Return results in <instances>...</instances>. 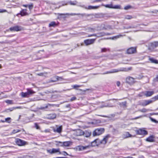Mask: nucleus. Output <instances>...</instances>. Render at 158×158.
Listing matches in <instances>:
<instances>
[{
  "label": "nucleus",
  "instance_id": "1",
  "mask_svg": "<svg viewBox=\"0 0 158 158\" xmlns=\"http://www.w3.org/2000/svg\"><path fill=\"white\" fill-rule=\"evenodd\" d=\"M110 136L107 135L105 136L102 140L97 139L91 143V145L93 146H98L100 144H105L107 143Z\"/></svg>",
  "mask_w": 158,
  "mask_h": 158
},
{
  "label": "nucleus",
  "instance_id": "2",
  "mask_svg": "<svg viewBox=\"0 0 158 158\" xmlns=\"http://www.w3.org/2000/svg\"><path fill=\"white\" fill-rule=\"evenodd\" d=\"M157 100H158V95L153 97L151 100H145L141 101L139 102V104L143 106H145Z\"/></svg>",
  "mask_w": 158,
  "mask_h": 158
},
{
  "label": "nucleus",
  "instance_id": "3",
  "mask_svg": "<svg viewBox=\"0 0 158 158\" xmlns=\"http://www.w3.org/2000/svg\"><path fill=\"white\" fill-rule=\"evenodd\" d=\"M132 68L130 67L128 68H121L118 69H114L111 71H108L105 73H104V74L112 73L119 72H128L129 71L131 70L132 69Z\"/></svg>",
  "mask_w": 158,
  "mask_h": 158
},
{
  "label": "nucleus",
  "instance_id": "4",
  "mask_svg": "<svg viewBox=\"0 0 158 158\" xmlns=\"http://www.w3.org/2000/svg\"><path fill=\"white\" fill-rule=\"evenodd\" d=\"M104 129L102 128H100L96 129L93 132V135L94 136L99 135L102 134L104 132Z\"/></svg>",
  "mask_w": 158,
  "mask_h": 158
},
{
  "label": "nucleus",
  "instance_id": "5",
  "mask_svg": "<svg viewBox=\"0 0 158 158\" xmlns=\"http://www.w3.org/2000/svg\"><path fill=\"white\" fill-rule=\"evenodd\" d=\"M138 79V78L136 77L135 78H134L132 77L128 76L126 78V82L130 85H132L134 84L136 82L135 79Z\"/></svg>",
  "mask_w": 158,
  "mask_h": 158
},
{
  "label": "nucleus",
  "instance_id": "6",
  "mask_svg": "<svg viewBox=\"0 0 158 158\" xmlns=\"http://www.w3.org/2000/svg\"><path fill=\"white\" fill-rule=\"evenodd\" d=\"M15 142L19 146H23L28 144L27 142L19 138L15 139Z\"/></svg>",
  "mask_w": 158,
  "mask_h": 158
},
{
  "label": "nucleus",
  "instance_id": "7",
  "mask_svg": "<svg viewBox=\"0 0 158 158\" xmlns=\"http://www.w3.org/2000/svg\"><path fill=\"white\" fill-rule=\"evenodd\" d=\"M47 152L51 154L56 153L58 152L59 154H60L61 152L60 151V149L59 148L57 149H55L53 148L52 149H47Z\"/></svg>",
  "mask_w": 158,
  "mask_h": 158
},
{
  "label": "nucleus",
  "instance_id": "8",
  "mask_svg": "<svg viewBox=\"0 0 158 158\" xmlns=\"http://www.w3.org/2000/svg\"><path fill=\"white\" fill-rule=\"evenodd\" d=\"M136 132L138 134L143 135H147L148 134V131H147L142 129H140L137 130Z\"/></svg>",
  "mask_w": 158,
  "mask_h": 158
},
{
  "label": "nucleus",
  "instance_id": "9",
  "mask_svg": "<svg viewBox=\"0 0 158 158\" xmlns=\"http://www.w3.org/2000/svg\"><path fill=\"white\" fill-rule=\"evenodd\" d=\"M136 52V48L131 47L128 49L127 51V53L128 54L135 53Z\"/></svg>",
  "mask_w": 158,
  "mask_h": 158
},
{
  "label": "nucleus",
  "instance_id": "10",
  "mask_svg": "<svg viewBox=\"0 0 158 158\" xmlns=\"http://www.w3.org/2000/svg\"><path fill=\"white\" fill-rule=\"evenodd\" d=\"M154 93L153 91H146L145 92H142L141 94H143V95L147 97L151 96Z\"/></svg>",
  "mask_w": 158,
  "mask_h": 158
},
{
  "label": "nucleus",
  "instance_id": "11",
  "mask_svg": "<svg viewBox=\"0 0 158 158\" xmlns=\"http://www.w3.org/2000/svg\"><path fill=\"white\" fill-rule=\"evenodd\" d=\"M22 28L21 27L19 26H15L12 27L10 28L11 31H19L22 30Z\"/></svg>",
  "mask_w": 158,
  "mask_h": 158
},
{
  "label": "nucleus",
  "instance_id": "12",
  "mask_svg": "<svg viewBox=\"0 0 158 158\" xmlns=\"http://www.w3.org/2000/svg\"><path fill=\"white\" fill-rule=\"evenodd\" d=\"M113 106L110 103H105L102 102L101 104L99 106V107L102 108L104 107H113Z\"/></svg>",
  "mask_w": 158,
  "mask_h": 158
},
{
  "label": "nucleus",
  "instance_id": "13",
  "mask_svg": "<svg viewBox=\"0 0 158 158\" xmlns=\"http://www.w3.org/2000/svg\"><path fill=\"white\" fill-rule=\"evenodd\" d=\"M62 78L58 76H55L53 77L49 81V82H55L58 81L60 79H62Z\"/></svg>",
  "mask_w": 158,
  "mask_h": 158
},
{
  "label": "nucleus",
  "instance_id": "14",
  "mask_svg": "<svg viewBox=\"0 0 158 158\" xmlns=\"http://www.w3.org/2000/svg\"><path fill=\"white\" fill-rule=\"evenodd\" d=\"M27 11V9H23L20 11L19 13L17 15H21L22 16L27 15H28V14Z\"/></svg>",
  "mask_w": 158,
  "mask_h": 158
},
{
  "label": "nucleus",
  "instance_id": "15",
  "mask_svg": "<svg viewBox=\"0 0 158 158\" xmlns=\"http://www.w3.org/2000/svg\"><path fill=\"white\" fill-rule=\"evenodd\" d=\"M155 136L153 135H151L147 138L146 139V141L150 142H154Z\"/></svg>",
  "mask_w": 158,
  "mask_h": 158
},
{
  "label": "nucleus",
  "instance_id": "16",
  "mask_svg": "<svg viewBox=\"0 0 158 158\" xmlns=\"http://www.w3.org/2000/svg\"><path fill=\"white\" fill-rule=\"evenodd\" d=\"M158 47V41H154L150 43V46L148 49H150L151 48H154Z\"/></svg>",
  "mask_w": 158,
  "mask_h": 158
},
{
  "label": "nucleus",
  "instance_id": "17",
  "mask_svg": "<svg viewBox=\"0 0 158 158\" xmlns=\"http://www.w3.org/2000/svg\"><path fill=\"white\" fill-rule=\"evenodd\" d=\"M95 41V39H88L84 41V43L87 45L93 44Z\"/></svg>",
  "mask_w": 158,
  "mask_h": 158
},
{
  "label": "nucleus",
  "instance_id": "18",
  "mask_svg": "<svg viewBox=\"0 0 158 158\" xmlns=\"http://www.w3.org/2000/svg\"><path fill=\"white\" fill-rule=\"evenodd\" d=\"M89 145H88L85 146H79L77 147V149L79 151H81L85 150L87 148H89Z\"/></svg>",
  "mask_w": 158,
  "mask_h": 158
},
{
  "label": "nucleus",
  "instance_id": "19",
  "mask_svg": "<svg viewBox=\"0 0 158 158\" xmlns=\"http://www.w3.org/2000/svg\"><path fill=\"white\" fill-rule=\"evenodd\" d=\"M56 117V114H51L48 115L47 118L49 119H53Z\"/></svg>",
  "mask_w": 158,
  "mask_h": 158
},
{
  "label": "nucleus",
  "instance_id": "20",
  "mask_svg": "<svg viewBox=\"0 0 158 158\" xmlns=\"http://www.w3.org/2000/svg\"><path fill=\"white\" fill-rule=\"evenodd\" d=\"M62 126H59L57 127L56 129L54 128L53 129L54 132H57L60 133L62 131Z\"/></svg>",
  "mask_w": 158,
  "mask_h": 158
},
{
  "label": "nucleus",
  "instance_id": "21",
  "mask_svg": "<svg viewBox=\"0 0 158 158\" xmlns=\"http://www.w3.org/2000/svg\"><path fill=\"white\" fill-rule=\"evenodd\" d=\"M100 7V6H89L87 7H85V9L89 10L96 9Z\"/></svg>",
  "mask_w": 158,
  "mask_h": 158
},
{
  "label": "nucleus",
  "instance_id": "22",
  "mask_svg": "<svg viewBox=\"0 0 158 158\" xmlns=\"http://www.w3.org/2000/svg\"><path fill=\"white\" fill-rule=\"evenodd\" d=\"M84 133V132L80 129L77 130L76 131V135L77 136H81Z\"/></svg>",
  "mask_w": 158,
  "mask_h": 158
},
{
  "label": "nucleus",
  "instance_id": "23",
  "mask_svg": "<svg viewBox=\"0 0 158 158\" xmlns=\"http://www.w3.org/2000/svg\"><path fill=\"white\" fill-rule=\"evenodd\" d=\"M149 60L152 63H154L155 64H158V61L154 59L153 58H151L150 56H149Z\"/></svg>",
  "mask_w": 158,
  "mask_h": 158
},
{
  "label": "nucleus",
  "instance_id": "24",
  "mask_svg": "<svg viewBox=\"0 0 158 158\" xmlns=\"http://www.w3.org/2000/svg\"><path fill=\"white\" fill-rule=\"evenodd\" d=\"M55 105H51L50 104H48L47 105H46V106L45 107H43V106H41L39 108V110H43L45 109H46L48 108V106H54Z\"/></svg>",
  "mask_w": 158,
  "mask_h": 158
},
{
  "label": "nucleus",
  "instance_id": "25",
  "mask_svg": "<svg viewBox=\"0 0 158 158\" xmlns=\"http://www.w3.org/2000/svg\"><path fill=\"white\" fill-rule=\"evenodd\" d=\"M57 24L54 21L51 22L49 25V27H55L57 26Z\"/></svg>",
  "mask_w": 158,
  "mask_h": 158
},
{
  "label": "nucleus",
  "instance_id": "26",
  "mask_svg": "<svg viewBox=\"0 0 158 158\" xmlns=\"http://www.w3.org/2000/svg\"><path fill=\"white\" fill-rule=\"evenodd\" d=\"M72 15H81L82 16H90L89 15V14H70Z\"/></svg>",
  "mask_w": 158,
  "mask_h": 158
},
{
  "label": "nucleus",
  "instance_id": "27",
  "mask_svg": "<svg viewBox=\"0 0 158 158\" xmlns=\"http://www.w3.org/2000/svg\"><path fill=\"white\" fill-rule=\"evenodd\" d=\"M91 132H90L89 131H86L85 132H84V133L83 134V135L85 137H88L91 135Z\"/></svg>",
  "mask_w": 158,
  "mask_h": 158
},
{
  "label": "nucleus",
  "instance_id": "28",
  "mask_svg": "<svg viewBox=\"0 0 158 158\" xmlns=\"http://www.w3.org/2000/svg\"><path fill=\"white\" fill-rule=\"evenodd\" d=\"M102 6H103L106 7L110 8H112V7L113 6V5L112 3L110 4H106V5H104L103 4H102L101 5Z\"/></svg>",
  "mask_w": 158,
  "mask_h": 158
},
{
  "label": "nucleus",
  "instance_id": "29",
  "mask_svg": "<svg viewBox=\"0 0 158 158\" xmlns=\"http://www.w3.org/2000/svg\"><path fill=\"white\" fill-rule=\"evenodd\" d=\"M20 94L22 97L23 98L28 97V93H27V92L25 93L22 92Z\"/></svg>",
  "mask_w": 158,
  "mask_h": 158
},
{
  "label": "nucleus",
  "instance_id": "30",
  "mask_svg": "<svg viewBox=\"0 0 158 158\" xmlns=\"http://www.w3.org/2000/svg\"><path fill=\"white\" fill-rule=\"evenodd\" d=\"M123 35H118L113 36L111 38V39L112 40H116L118 38H120L122 37H123Z\"/></svg>",
  "mask_w": 158,
  "mask_h": 158
},
{
  "label": "nucleus",
  "instance_id": "31",
  "mask_svg": "<svg viewBox=\"0 0 158 158\" xmlns=\"http://www.w3.org/2000/svg\"><path fill=\"white\" fill-rule=\"evenodd\" d=\"M123 135L125 136V138H127L129 137H132V136L128 132H126Z\"/></svg>",
  "mask_w": 158,
  "mask_h": 158
},
{
  "label": "nucleus",
  "instance_id": "32",
  "mask_svg": "<svg viewBox=\"0 0 158 158\" xmlns=\"http://www.w3.org/2000/svg\"><path fill=\"white\" fill-rule=\"evenodd\" d=\"M27 92L28 93V95L30 94H31L35 93V92L33 91L32 90L29 89H27Z\"/></svg>",
  "mask_w": 158,
  "mask_h": 158
},
{
  "label": "nucleus",
  "instance_id": "33",
  "mask_svg": "<svg viewBox=\"0 0 158 158\" xmlns=\"http://www.w3.org/2000/svg\"><path fill=\"white\" fill-rule=\"evenodd\" d=\"M63 145L65 147L69 146L70 145V143L69 141H66L63 142Z\"/></svg>",
  "mask_w": 158,
  "mask_h": 158
},
{
  "label": "nucleus",
  "instance_id": "34",
  "mask_svg": "<svg viewBox=\"0 0 158 158\" xmlns=\"http://www.w3.org/2000/svg\"><path fill=\"white\" fill-rule=\"evenodd\" d=\"M112 8L115 9H121V6L120 5H116L114 6H113Z\"/></svg>",
  "mask_w": 158,
  "mask_h": 158
},
{
  "label": "nucleus",
  "instance_id": "35",
  "mask_svg": "<svg viewBox=\"0 0 158 158\" xmlns=\"http://www.w3.org/2000/svg\"><path fill=\"white\" fill-rule=\"evenodd\" d=\"M133 18V17L132 16L130 15H127L125 16V19H130Z\"/></svg>",
  "mask_w": 158,
  "mask_h": 158
},
{
  "label": "nucleus",
  "instance_id": "36",
  "mask_svg": "<svg viewBox=\"0 0 158 158\" xmlns=\"http://www.w3.org/2000/svg\"><path fill=\"white\" fill-rule=\"evenodd\" d=\"M69 3L71 5H76L77 3V2L76 1H70L69 2Z\"/></svg>",
  "mask_w": 158,
  "mask_h": 158
},
{
  "label": "nucleus",
  "instance_id": "37",
  "mask_svg": "<svg viewBox=\"0 0 158 158\" xmlns=\"http://www.w3.org/2000/svg\"><path fill=\"white\" fill-rule=\"evenodd\" d=\"M81 86L80 85H74L72 86L73 88L75 89L78 90V88L81 87Z\"/></svg>",
  "mask_w": 158,
  "mask_h": 158
},
{
  "label": "nucleus",
  "instance_id": "38",
  "mask_svg": "<svg viewBox=\"0 0 158 158\" xmlns=\"http://www.w3.org/2000/svg\"><path fill=\"white\" fill-rule=\"evenodd\" d=\"M135 27H132L131 26H124L123 27L124 29H128L131 28H135Z\"/></svg>",
  "mask_w": 158,
  "mask_h": 158
},
{
  "label": "nucleus",
  "instance_id": "39",
  "mask_svg": "<svg viewBox=\"0 0 158 158\" xmlns=\"http://www.w3.org/2000/svg\"><path fill=\"white\" fill-rule=\"evenodd\" d=\"M139 111L142 112H146L147 111V110L145 108L139 110Z\"/></svg>",
  "mask_w": 158,
  "mask_h": 158
},
{
  "label": "nucleus",
  "instance_id": "40",
  "mask_svg": "<svg viewBox=\"0 0 158 158\" xmlns=\"http://www.w3.org/2000/svg\"><path fill=\"white\" fill-rule=\"evenodd\" d=\"M131 6L130 5H128V6H125L124 7V9L125 10H128V9L131 8Z\"/></svg>",
  "mask_w": 158,
  "mask_h": 158
},
{
  "label": "nucleus",
  "instance_id": "41",
  "mask_svg": "<svg viewBox=\"0 0 158 158\" xmlns=\"http://www.w3.org/2000/svg\"><path fill=\"white\" fill-rule=\"evenodd\" d=\"M21 131V130L19 129L14 130H13L12 133L13 134H15Z\"/></svg>",
  "mask_w": 158,
  "mask_h": 158
},
{
  "label": "nucleus",
  "instance_id": "42",
  "mask_svg": "<svg viewBox=\"0 0 158 158\" xmlns=\"http://www.w3.org/2000/svg\"><path fill=\"white\" fill-rule=\"evenodd\" d=\"M11 118L8 117L5 118V121L8 123H10L11 122Z\"/></svg>",
  "mask_w": 158,
  "mask_h": 158
},
{
  "label": "nucleus",
  "instance_id": "43",
  "mask_svg": "<svg viewBox=\"0 0 158 158\" xmlns=\"http://www.w3.org/2000/svg\"><path fill=\"white\" fill-rule=\"evenodd\" d=\"M150 120H151V121H152V122H153L155 123H158V121H156L155 119H154V118H152V117H150Z\"/></svg>",
  "mask_w": 158,
  "mask_h": 158
},
{
  "label": "nucleus",
  "instance_id": "44",
  "mask_svg": "<svg viewBox=\"0 0 158 158\" xmlns=\"http://www.w3.org/2000/svg\"><path fill=\"white\" fill-rule=\"evenodd\" d=\"M20 108L19 107H12V108H9V110L10 111H12L15 109H19V108Z\"/></svg>",
  "mask_w": 158,
  "mask_h": 158
},
{
  "label": "nucleus",
  "instance_id": "45",
  "mask_svg": "<svg viewBox=\"0 0 158 158\" xmlns=\"http://www.w3.org/2000/svg\"><path fill=\"white\" fill-rule=\"evenodd\" d=\"M33 7V5L32 4H31L30 5H28V8L30 10H31V9H32Z\"/></svg>",
  "mask_w": 158,
  "mask_h": 158
},
{
  "label": "nucleus",
  "instance_id": "46",
  "mask_svg": "<svg viewBox=\"0 0 158 158\" xmlns=\"http://www.w3.org/2000/svg\"><path fill=\"white\" fill-rule=\"evenodd\" d=\"M6 102L9 104H12V101L10 100H7L6 101Z\"/></svg>",
  "mask_w": 158,
  "mask_h": 158
},
{
  "label": "nucleus",
  "instance_id": "47",
  "mask_svg": "<svg viewBox=\"0 0 158 158\" xmlns=\"http://www.w3.org/2000/svg\"><path fill=\"white\" fill-rule=\"evenodd\" d=\"M58 145L59 146H64V145H63V142H60V141H59L58 142Z\"/></svg>",
  "mask_w": 158,
  "mask_h": 158
},
{
  "label": "nucleus",
  "instance_id": "48",
  "mask_svg": "<svg viewBox=\"0 0 158 158\" xmlns=\"http://www.w3.org/2000/svg\"><path fill=\"white\" fill-rule=\"evenodd\" d=\"M35 127L37 129H40V127L37 123H35Z\"/></svg>",
  "mask_w": 158,
  "mask_h": 158
},
{
  "label": "nucleus",
  "instance_id": "49",
  "mask_svg": "<svg viewBox=\"0 0 158 158\" xmlns=\"http://www.w3.org/2000/svg\"><path fill=\"white\" fill-rule=\"evenodd\" d=\"M7 12L6 10L3 9H0V13H4Z\"/></svg>",
  "mask_w": 158,
  "mask_h": 158
},
{
  "label": "nucleus",
  "instance_id": "50",
  "mask_svg": "<svg viewBox=\"0 0 158 158\" xmlns=\"http://www.w3.org/2000/svg\"><path fill=\"white\" fill-rule=\"evenodd\" d=\"M76 99H77V98L75 97H72L71 98L70 101H73L76 100Z\"/></svg>",
  "mask_w": 158,
  "mask_h": 158
},
{
  "label": "nucleus",
  "instance_id": "51",
  "mask_svg": "<svg viewBox=\"0 0 158 158\" xmlns=\"http://www.w3.org/2000/svg\"><path fill=\"white\" fill-rule=\"evenodd\" d=\"M107 50V49L106 48H103L101 49V52H106Z\"/></svg>",
  "mask_w": 158,
  "mask_h": 158
},
{
  "label": "nucleus",
  "instance_id": "52",
  "mask_svg": "<svg viewBox=\"0 0 158 158\" xmlns=\"http://www.w3.org/2000/svg\"><path fill=\"white\" fill-rule=\"evenodd\" d=\"M105 15L101 14L99 15V17L101 18H105Z\"/></svg>",
  "mask_w": 158,
  "mask_h": 158
},
{
  "label": "nucleus",
  "instance_id": "53",
  "mask_svg": "<svg viewBox=\"0 0 158 158\" xmlns=\"http://www.w3.org/2000/svg\"><path fill=\"white\" fill-rule=\"evenodd\" d=\"M37 75L39 76H43L44 75V73H39L37 74Z\"/></svg>",
  "mask_w": 158,
  "mask_h": 158
},
{
  "label": "nucleus",
  "instance_id": "54",
  "mask_svg": "<svg viewBox=\"0 0 158 158\" xmlns=\"http://www.w3.org/2000/svg\"><path fill=\"white\" fill-rule=\"evenodd\" d=\"M126 102H123L121 103L120 105H122L123 106H125L126 105Z\"/></svg>",
  "mask_w": 158,
  "mask_h": 158
},
{
  "label": "nucleus",
  "instance_id": "55",
  "mask_svg": "<svg viewBox=\"0 0 158 158\" xmlns=\"http://www.w3.org/2000/svg\"><path fill=\"white\" fill-rule=\"evenodd\" d=\"M96 34H91V35H88V37H91V36H96Z\"/></svg>",
  "mask_w": 158,
  "mask_h": 158
},
{
  "label": "nucleus",
  "instance_id": "56",
  "mask_svg": "<svg viewBox=\"0 0 158 158\" xmlns=\"http://www.w3.org/2000/svg\"><path fill=\"white\" fill-rule=\"evenodd\" d=\"M100 36H103L105 35V33L104 32H102L100 33Z\"/></svg>",
  "mask_w": 158,
  "mask_h": 158
},
{
  "label": "nucleus",
  "instance_id": "57",
  "mask_svg": "<svg viewBox=\"0 0 158 158\" xmlns=\"http://www.w3.org/2000/svg\"><path fill=\"white\" fill-rule=\"evenodd\" d=\"M116 84H117V85L118 86H119L120 84V83L119 81H117V82L116 83Z\"/></svg>",
  "mask_w": 158,
  "mask_h": 158
},
{
  "label": "nucleus",
  "instance_id": "58",
  "mask_svg": "<svg viewBox=\"0 0 158 158\" xmlns=\"http://www.w3.org/2000/svg\"><path fill=\"white\" fill-rule=\"evenodd\" d=\"M65 107L66 108H70V105L69 104L66 105L65 106Z\"/></svg>",
  "mask_w": 158,
  "mask_h": 158
},
{
  "label": "nucleus",
  "instance_id": "59",
  "mask_svg": "<svg viewBox=\"0 0 158 158\" xmlns=\"http://www.w3.org/2000/svg\"><path fill=\"white\" fill-rule=\"evenodd\" d=\"M63 152L64 153V155L65 156V155H68V153L65 151Z\"/></svg>",
  "mask_w": 158,
  "mask_h": 158
},
{
  "label": "nucleus",
  "instance_id": "60",
  "mask_svg": "<svg viewBox=\"0 0 158 158\" xmlns=\"http://www.w3.org/2000/svg\"><path fill=\"white\" fill-rule=\"evenodd\" d=\"M98 115L101 116V117H108L107 116H106V115Z\"/></svg>",
  "mask_w": 158,
  "mask_h": 158
},
{
  "label": "nucleus",
  "instance_id": "61",
  "mask_svg": "<svg viewBox=\"0 0 158 158\" xmlns=\"http://www.w3.org/2000/svg\"><path fill=\"white\" fill-rule=\"evenodd\" d=\"M28 5H23V6L25 7H28Z\"/></svg>",
  "mask_w": 158,
  "mask_h": 158
},
{
  "label": "nucleus",
  "instance_id": "62",
  "mask_svg": "<svg viewBox=\"0 0 158 158\" xmlns=\"http://www.w3.org/2000/svg\"><path fill=\"white\" fill-rule=\"evenodd\" d=\"M155 80H156V81H158V75L156 77Z\"/></svg>",
  "mask_w": 158,
  "mask_h": 158
},
{
  "label": "nucleus",
  "instance_id": "63",
  "mask_svg": "<svg viewBox=\"0 0 158 158\" xmlns=\"http://www.w3.org/2000/svg\"><path fill=\"white\" fill-rule=\"evenodd\" d=\"M143 95H144L143 94H141V93H140L139 94V96H142Z\"/></svg>",
  "mask_w": 158,
  "mask_h": 158
},
{
  "label": "nucleus",
  "instance_id": "64",
  "mask_svg": "<svg viewBox=\"0 0 158 158\" xmlns=\"http://www.w3.org/2000/svg\"><path fill=\"white\" fill-rule=\"evenodd\" d=\"M111 35V34L109 33H105V35Z\"/></svg>",
  "mask_w": 158,
  "mask_h": 158
}]
</instances>
